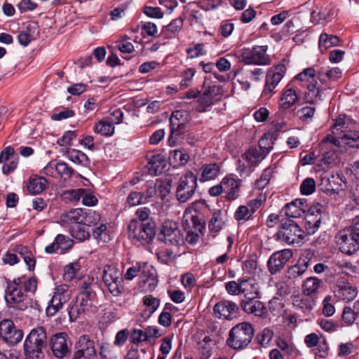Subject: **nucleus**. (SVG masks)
<instances>
[{
	"instance_id": "nucleus-5",
	"label": "nucleus",
	"mask_w": 359,
	"mask_h": 359,
	"mask_svg": "<svg viewBox=\"0 0 359 359\" xmlns=\"http://www.w3.org/2000/svg\"><path fill=\"white\" fill-rule=\"evenodd\" d=\"M187 112L182 110L173 111L170 118V135L168 139L170 145L175 144L180 136L189 130Z\"/></svg>"
},
{
	"instance_id": "nucleus-60",
	"label": "nucleus",
	"mask_w": 359,
	"mask_h": 359,
	"mask_svg": "<svg viewBox=\"0 0 359 359\" xmlns=\"http://www.w3.org/2000/svg\"><path fill=\"white\" fill-rule=\"evenodd\" d=\"M323 75H325L329 79L334 81L341 77V71L338 67H334L330 70L321 69V70L319 72V77L320 78L321 81H323V79L321 78Z\"/></svg>"
},
{
	"instance_id": "nucleus-47",
	"label": "nucleus",
	"mask_w": 359,
	"mask_h": 359,
	"mask_svg": "<svg viewBox=\"0 0 359 359\" xmlns=\"http://www.w3.org/2000/svg\"><path fill=\"white\" fill-rule=\"evenodd\" d=\"M299 189L302 195H311L316 191V181L311 177H307L303 180Z\"/></svg>"
},
{
	"instance_id": "nucleus-29",
	"label": "nucleus",
	"mask_w": 359,
	"mask_h": 359,
	"mask_svg": "<svg viewBox=\"0 0 359 359\" xmlns=\"http://www.w3.org/2000/svg\"><path fill=\"white\" fill-rule=\"evenodd\" d=\"M358 294L357 287L352 285L349 283H344L338 284V289L335 292V295L339 299L351 302L353 300Z\"/></svg>"
},
{
	"instance_id": "nucleus-33",
	"label": "nucleus",
	"mask_w": 359,
	"mask_h": 359,
	"mask_svg": "<svg viewBox=\"0 0 359 359\" xmlns=\"http://www.w3.org/2000/svg\"><path fill=\"white\" fill-rule=\"evenodd\" d=\"M66 156L69 161L75 164L87 167L90 164L88 156L80 150L68 148L66 151Z\"/></svg>"
},
{
	"instance_id": "nucleus-35",
	"label": "nucleus",
	"mask_w": 359,
	"mask_h": 359,
	"mask_svg": "<svg viewBox=\"0 0 359 359\" xmlns=\"http://www.w3.org/2000/svg\"><path fill=\"white\" fill-rule=\"evenodd\" d=\"M322 281L315 277H309L304 282L302 285L303 293L306 295L310 296L316 294L318 292Z\"/></svg>"
},
{
	"instance_id": "nucleus-20",
	"label": "nucleus",
	"mask_w": 359,
	"mask_h": 359,
	"mask_svg": "<svg viewBox=\"0 0 359 359\" xmlns=\"http://www.w3.org/2000/svg\"><path fill=\"white\" fill-rule=\"evenodd\" d=\"M183 226L184 229H191L202 233L205 229V222L196 210L191 212V211L186 210L183 217Z\"/></svg>"
},
{
	"instance_id": "nucleus-21",
	"label": "nucleus",
	"mask_w": 359,
	"mask_h": 359,
	"mask_svg": "<svg viewBox=\"0 0 359 359\" xmlns=\"http://www.w3.org/2000/svg\"><path fill=\"white\" fill-rule=\"evenodd\" d=\"M240 306L245 313L254 314L256 316L264 317L267 313L264 304L257 299H242Z\"/></svg>"
},
{
	"instance_id": "nucleus-38",
	"label": "nucleus",
	"mask_w": 359,
	"mask_h": 359,
	"mask_svg": "<svg viewBox=\"0 0 359 359\" xmlns=\"http://www.w3.org/2000/svg\"><path fill=\"white\" fill-rule=\"evenodd\" d=\"M339 43V39L336 35L323 33L320 36L318 46L321 51L326 50L332 46H338Z\"/></svg>"
},
{
	"instance_id": "nucleus-14",
	"label": "nucleus",
	"mask_w": 359,
	"mask_h": 359,
	"mask_svg": "<svg viewBox=\"0 0 359 359\" xmlns=\"http://www.w3.org/2000/svg\"><path fill=\"white\" fill-rule=\"evenodd\" d=\"M327 207L320 203H314L309 209L306 229L309 234H313L319 228L322 215L327 212Z\"/></svg>"
},
{
	"instance_id": "nucleus-45",
	"label": "nucleus",
	"mask_w": 359,
	"mask_h": 359,
	"mask_svg": "<svg viewBox=\"0 0 359 359\" xmlns=\"http://www.w3.org/2000/svg\"><path fill=\"white\" fill-rule=\"evenodd\" d=\"M83 216L82 224L85 226L95 225L100 219V214L94 210H88V212L83 210Z\"/></svg>"
},
{
	"instance_id": "nucleus-3",
	"label": "nucleus",
	"mask_w": 359,
	"mask_h": 359,
	"mask_svg": "<svg viewBox=\"0 0 359 359\" xmlns=\"http://www.w3.org/2000/svg\"><path fill=\"white\" fill-rule=\"evenodd\" d=\"M254 334V328L250 323H238L230 330L226 344L232 349L243 350L250 344Z\"/></svg>"
},
{
	"instance_id": "nucleus-16",
	"label": "nucleus",
	"mask_w": 359,
	"mask_h": 359,
	"mask_svg": "<svg viewBox=\"0 0 359 359\" xmlns=\"http://www.w3.org/2000/svg\"><path fill=\"white\" fill-rule=\"evenodd\" d=\"M285 72L286 67L283 64H279L270 68L266 76L264 93H271L284 76Z\"/></svg>"
},
{
	"instance_id": "nucleus-58",
	"label": "nucleus",
	"mask_w": 359,
	"mask_h": 359,
	"mask_svg": "<svg viewBox=\"0 0 359 359\" xmlns=\"http://www.w3.org/2000/svg\"><path fill=\"white\" fill-rule=\"evenodd\" d=\"M278 119L276 121H273L271 123L272 126V130L276 132H285L289 128L287 126V121H285V118L290 119V116H285L283 118L281 116H279L278 114Z\"/></svg>"
},
{
	"instance_id": "nucleus-39",
	"label": "nucleus",
	"mask_w": 359,
	"mask_h": 359,
	"mask_svg": "<svg viewBox=\"0 0 359 359\" xmlns=\"http://www.w3.org/2000/svg\"><path fill=\"white\" fill-rule=\"evenodd\" d=\"M224 221L221 210L215 211L208 222V229L211 233H217L223 227Z\"/></svg>"
},
{
	"instance_id": "nucleus-32",
	"label": "nucleus",
	"mask_w": 359,
	"mask_h": 359,
	"mask_svg": "<svg viewBox=\"0 0 359 359\" xmlns=\"http://www.w3.org/2000/svg\"><path fill=\"white\" fill-rule=\"evenodd\" d=\"M320 12H317L316 11H310L307 8L304 7L302 10L295 13L294 18L296 20L304 21V22H307L309 21H311L313 23H319L320 20H325L327 18V15H324L323 17H319Z\"/></svg>"
},
{
	"instance_id": "nucleus-36",
	"label": "nucleus",
	"mask_w": 359,
	"mask_h": 359,
	"mask_svg": "<svg viewBox=\"0 0 359 359\" xmlns=\"http://www.w3.org/2000/svg\"><path fill=\"white\" fill-rule=\"evenodd\" d=\"M264 155L257 147H250L245 154V158L249 166H256L264 158Z\"/></svg>"
},
{
	"instance_id": "nucleus-62",
	"label": "nucleus",
	"mask_w": 359,
	"mask_h": 359,
	"mask_svg": "<svg viewBox=\"0 0 359 359\" xmlns=\"http://www.w3.org/2000/svg\"><path fill=\"white\" fill-rule=\"evenodd\" d=\"M309 260L306 257H301L297 261V264L293 265V275L297 273V276H301L307 269Z\"/></svg>"
},
{
	"instance_id": "nucleus-15",
	"label": "nucleus",
	"mask_w": 359,
	"mask_h": 359,
	"mask_svg": "<svg viewBox=\"0 0 359 359\" xmlns=\"http://www.w3.org/2000/svg\"><path fill=\"white\" fill-rule=\"evenodd\" d=\"M50 344L55 357L62 358L69 352L72 343L66 333L59 332L51 337Z\"/></svg>"
},
{
	"instance_id": "nucleus-56",
	"label": "nucleus",
	"mask_w": 359,
	"mask_h": 359,
	"mask_svg": "<svg viewBox=\"0 0 359 359\" xmlns=\"http://www.w3.org/2000/svg\"><path fill=\"white\" fill-rule=\"evenodd\" d=\"M143 303L147 306L149 314H152L160 305V300L152 295H146L143 298Z\"/></svg>"
},
{
	"instance_id": "nucleus-27",
	"label": "nucleus",
	"mask_w": 359,
	"mask_h": 359,
	"mask_svg": "<svg viewBox=\"0 0 359 359\" xmlns=\"http://www.w3.org/2000/svg\"><path fill=\"white\" fill-rule=\"evenodd\" d=\"M48 182L44 177L33 175L29 177L26 183V189L29 194L36 195L42 193L48 187Z\"/></svg>"
},
{
	"instance_id": "nucleus-12",
	"label": "nucleus",
	"mask_w": 359,
	"mask_h": 359,
	"mask_svg": "<svg viewBox=\"0 0 359 359\" xmlns=\"http://www.w3.org/2000/svg\"><path fill=\"white\" fill-rule=\"evenodd\" d=\"M5 300L9 307L25 311L28 308L29 299L22 288L7 286L5 290Z\"/></svg>"
},
{
	"instance_id": "nucleus-17",
	"label": "nucleus",
	"mask_w": 359,
	"mask_h": 359,
	"mask_svg": "<svg viewBox=\"0 0 359 359\" xmlns=\"http://www.w3.org/2000/svg\"><path fill=\"white\" fill-rule=\"evenodd\" d=\"M158 284L155 270L146 264H143L142 271L140 276V288L142 292H152Z\"/></svg>"
},
{
	"instance_id": "nucleus-40",
	"label": "nucleus",
	"mask_w": 359,
	"mask_h": 359,
	"mask_svg": "<svg viewBox=\"0 0 359 359\" xmlns=\"http://www.w3.org/2000/svg\"><path fill=\"white\" fill-rule=\"evenodd\" d=\"M169 159L176 165H183L189 160V155L184 150L175 149L170 152Z\"/></svg>"
},
{
	"instance_id": "nucleus-2",
	"label": "nucleus",
	"mask_w": 359,
	"mask_h": 359,
	"mask_svg": "<svg viewBox=\"0 0 359 359\" xmlns=\"http://www.w3.org/2000/svg\"><path fill=\"white\" fill-rule=\"evenodd\" d=\"M47 344L46 329L38 327L32 330L24 342L25 359H40Z\"/></svg>"
},
{
	"instance_id": "nucleus-49",
	"label": "nucleus",
	"mask_w": 359,
	"mask_h": 359,
	"mask_svg": "<svg viewBox=\"0 0 359 359\" xmlns=\"http://www.w3.org/2000/svg\"><path fill=\"white\" fill-rule=\"evenodd\" d=\"M71 233L72 237L79 241H84L89 238L90 232L85 226L77 225L72 229Z\"/></svg>"
},
{
	"instance_id": "nucleus-24",
	"label": "nucleus",
	"mask_w": 359,
	"mask_h": 359,
	"mask_svg": "<svg viewBox=\"0 0 359 359\" xmlns=\"http://www.w3.org/2000/svg\"><path fill=\"white\" fill-rule=\"evenodd\" d=\"M225 198L228 201L236 200L239 196L241 182L231 175L226 176L222 180Z\"/></svg>"
},
{
	"instance_id": "nucleus-54",
	"label": "nucleus",
	"mask_w": 359,
	"mask_h": 359,
	"mask_svg": "<svg viewBox=\"0 0 359 359\" xmlns=\"http://www.w3.org/2000/svg\"><path fill=\"white\" fill-rule=\"evenodd\" d=\"M195 72L196 71L194 68H188L182 72V79L180 83V88L185 89L191 85Z\"/></svg>"
},
{
	"instance_id": "nucleus-11",
	"label": "nucleus",
	"mask_w": 359,
	"mask_h": 359,
	"mask_svg": "<svg viewBox=\"0 0 359 359\" xmlns=\"http://www.w3.org/2000/svg\"><path fill=\"white\" fill-rule=\"evenodd\" d=\"M335 239L342 253L351 255L359 250V240L346 229L339 231Z\"/></svg>"
},
{
	"instance_id": "nucleus-51",
	"label": "nucleus",
	"mask_w": 359,
	"mask_h": 359,
	"mask_svg": "<svg viewBox=\"0 0 359 359\" xmlns=\"http://www.w3.org/2000/svg\"><path fill=\"white\" fill-rule=\"evenodd\" d=\"M308 93L307 95L309 102H314L323 100V90L316 88V86L313 83H310L307 86Z\"/></svg>"
},
{
	"instance_id": "nucleus-23",
	"label": "nucleus",
	"mask_w": 359,
	"mask_h": 359,
	"mask_svg": "<svg viewBox=\"0 0 359 359\" xmlns=\"http://www.w3.org/2000/svg\"><path fill=\"white\" fill-rule=\"evenodd\" d=\"M74 245V241L68 236L63 234H58L55 241L45 248V251L48 254H53L56 252L58 250H60L62 252L68 251Z\"/></svg>"
},
{
	"instance_id": "nucleus-28",
	"label": "nucleus",
	"mask_w": 359,
	"mask_h": 359,
	"mask_svg": "<svg viewBox=\"0 0 359 359\" xmlns=\"http://www.w3.org/2000/svg\"><path fill=\"white\" fill-rule=\"evenodd\" d=\"M220 165L217 163L203 164L199 169V181L205 182L215 180L220 173Z\"/></svg>"
},
{
	"instance_id": "nucleus-19",
	"label": "nucleus",
	"mask_w": 359,
	"mask_h": 359,
	"mask_svg": "<svg viewBox=\"0 0 359 359\" xmlns=\"http://www.w3.org/2000/svg\"><path fill=\"white\" fill-rule=\"evenodd\" d=\"M291 257L292 250L289 249L273 253L267 262L270 273L271 274L277 273L283 268Z\"/></svg>"
},
{
	"instance_id": "nucleus-7",
	"label": "nucleus",
	"mask_w": 359,
	"mask_h": 359,
	"mask_svg": "<svg viewBox=\"0 0 359 359\" xmlns=\"http://www.w3.org/2000/svg\"><path fill=\"white\" fill-rule=\"evenodd\" d=\"M104 286L114 297L120 295L123 290L122 271L115 265L104 266L102 273Z\"/></svg>"
},
{
	"instance_id": "nucleus-18",
	"label": "nucleus",
	"mask_w": 359,
	"mask_h": 359,
	"mask_svg": "<svg viewBox=\"0 0 359 359\" xmlns=\"http://www.w3.org/2000/svg\"><path fill=\"white\" fill-rule=\"evenodd\" d=\"M238 305L231 301H220L213 307V312L217 318L231 320L235 318L238 311Z\"/></svg>"
},
{
	"instance_id": "nucleus-26",
	"label": "nucleus",
	"mask_w": 359,
	"mask_h": 359,
	"mask_svg": "<svg viewBox=\"0 0 359 359\" xmlns=\"http://www.w3.org/2000/svg\"><path fill=\"white\" fill-rule=\"evenodd\" d=\"M327 188L325 191L328 194H337L346 187V179L342 173L337 172L330 175L326 180Z\"/></svg>"
},
{
	"instance_id": "nucleus-25",
	"label": "nucleus",
	"mask_w": 359,
	"mask_h": 359,
	"mask_svg": "<svg viewBox=\"0 0 359 359\" xmlns=\"http://www.w3.org/2000/svg\"><path fill=\"white\" fill-rule=\"evenodd\" d=\"M292 86L288 83L283 91L279 100V107L277 114L283 118L285 116L292 114Z\"/></svg>"
},
{
	"instance_id": "nucleus-6",
	"label": "nucleus",
	"mask_w": 359,
	"mask_h": 359,
	"mask_svg": "<svg viewBox=\"0 0 359 359\" xmlns=\"http://www.w3.org/2000/svg\"><path fill=\"white\" fill-rule=\"evenodd\" d=\"M197 189V177L192 172H187L179 179L176 189V198L184 203L190 200Z\"/></svg>"
},
{
	"instance_id": "nucleus-52",
	"label": "nucleus",
	"mask_w": 359,
	"mask_h": 359,
	"mask_svg": "<svg viewBox=\"0 0 359 359\" xmlns=\"http://www.w3.org/2000/svg\"><path fill=\"white\" fill-rule=\"evenodd\" d=\"M128 38L126 36H121L120 39L116 41V48L123 53H131L134 51L133 44L128 41Z\"/></svg>"
},
{
	"instance_id": "nucleus-50",
	"label": "nucleus",
	"mask_w": 359,
	"mask_h": 359,
	"mask_svg": "<svg viewBox=\"0 0 359 359\" xmlns=\"http://www.w3.org/2000/svg\"><path fill=\"white\" fill-rule=\"evenodd\" d=\"M252 215V211L250 210L248 205H241L236 209L234 218L238 222L247 221Z\"/></svg>"
},
{
	"instance_id": "nucleus-9",
	"label": "nucleus",
	"mask_w": 359,
	"mask_h": 359,
	"mask_svg": "<svg viewBox=\"0 0 359 359\" xmlns=\"http://www.w3.org/2000/svg\"><path fill=\"white\" fill-rule=\"evenodd\" d=\"M72 292L65 285H59L55 289L53 296L49 302L46 308V314L48 316H53L58 312L71 298Z\"/></svg>"
},
{
	"instance_id": "nucleus-55",
	"label": "nucleus",
	"mask_w": 359,
	"mask_h": 359,
	"mask_svg": "<svg viewBox=\"0 0 359 359\" xmlns=\"http://www.w3.org/2000/svg\"><path fill=\"white\" fill-rule=\"evenodd\" d=\"M273 336V332L269 328H264L257 334V340L259 344L264 347L269 345Z\"/></svg>"
},
{
	"instance_id": "nucleus-63",
	"label": "nucleus",
	"mask_w": 359,
	"mask_h": 359,
	"mask_svg": "<svg viewBox=\"0 0 359 359\" xmlns=\"http://www.w3.org/2000/svg\"><path fill=\"white\" fill-rule=\"evenodd\" d=\"M85 312L83 308L80 307V304H78L76 299L71 303L69 309V316L71 320H75L78 317Z\"/></svg>"
},
{
	"instance_id": "nucleus-30",
	"label": "nucleus",
	"mask_w": 359,
	"mask_h": 359,
	"mask_svg": "<svg viewBox=\"0 0 359 359\" xmlns=\"http://www.w3.org/2000/svg\"><path fill=\"white\" fill-rule=\"evenodd\" d=\"M241 292L244 296L243 299H257L259 297V286L253 280L241 279Z\"/></svg>"
},
{
	"instance_id": "nucleus-43",
	"label": "nucleus",
	"mask_w": 359,
	"mask_h": 359,
	"mask_svg": "<svg viewBox=\"0 0 359 359\" xmlns=\"http://www.w3.org/2000/svg\"><path fill=\"white\" fill-rule=\"evenodd\" d=\"M341 140L350 147L359 148V131H349L345 133Z\"/></svg>"
},
{
	"instance_id": "nucleus-46",
	"label": "nucleus",
	"mask_w": 359,
	"mask_h": 359,
	"mask_svg": "<svg viewBox=\"0 0 359 359\" xmlns=\"http://www.w3.org/2000/svg\"><path fill=\"white\" fill-rule=\"evenodd\" d=\"M55 168L58 174L65 179H69L74 174V170L65 162L57 163Z\"/></svg>"
},
{
	"instance_id": "nucleus-4",
	"label": "nucleus",
	"mask_w": 359,
	"mask_h": 359,
	"mask_svg": "<svg viewBox=\"0 0 359 359\" xmlns=\"http://www.w3.org/2000/svg\"><path fill=\"white\" fill-rule=\"evenodd\" d=\"M128 229L130 238L142 244L150 243L156 235L155 222H142L131 220Z\"/></svg>"
},
{
	"instance_id": "nucleus-42",
	"label": "nucleus",
	"mask_w": 359,
	"mask_h": 359,
	"mask_svg": "<svg viewBox=\"0 0 359 359\" xmlns=\"http://www.w3.org/2000/svg\"><path fill=\"white\" fill-rule=\"evenodd\" d=\"M274 172V168L270 167L266 168L263 171L260 178L256 181V188L259 189H263L273 177Z\"/></svg>"
},
{
	"instance_id": "nucleus-10",
	"label": "nucleus",
	"mask_w": 359,
	"mask_h": 359,
	"mask_svg": "<svg viewBox=\"0 0 359 359\" xmlns=\"http://www.w3.org/2000/svg\"><path fill=\"white\" fill-rule=\"evenodd\" d=\"M158 240L165 244L178 245L183 242V238L175 222L165 221L158 234Z\"/></svg>"
},
{
	"instance_id": "nucleus-41",
	"label": "nucleus",
	"mask_w": 359,
	"mask_h": 359,
	"mask_svg": "<svg viewBox=\"0 0 359 359\" xmlns=\"http://www.w3.org/2000/svg\"><path fill=\"white\" fill-rule=\"evenodd\" d=\"M212 340L210 337H205L198 344L200 359H209L212 355Z\"/></svg>"
},
{
	"instance_id": "nucleus-59",
	"label": "nucleus",
	"mask_w": 359,
	"mask_h": 359,
	"mask_svg": "<svg viewBox=\"0 0 359 359\" xmlns=\"http://www.w3.org/2000/svg\"><path fill=\"white\" fill-rule=\"evenodd\" d=\"M23 337V332L20 330H18L15 328V326L13 327V330L9 332L8 337L5 339L7 344L11 345H15L18 344Z\"/></svg>"
},
{
	"instance_id": "nucleus-31",
	"label": "nucleus",
	"mask_w": 359,
	"mask_h": 359,
	"mask_svg": "<svg viewBox=\"0 0 359 359\" xmlns=\"http://www.w3.org/2000/svg\"><path fill=\"white\" fill-rule=\"evenodd\" d=\"M148 158V171L151 175H160L165 165V158L161 154H151L147 156Z\"/></svg>"
},
{
	"instance_id": "nucleus-1",
	"label": "nucleus",
	"mask_w": 359,
	"mask_h": 359,
	"mask_svg": "<svg viewBox=\"0 0 359 359\" xmlns=\"http://www.w3.org/2000/svg\"><path fill=\"white\" fill-rule=\"evenodd\" d=\"M291 203H287L278 215L270 214L266 219V224L269 228L274 227L278 224V231L276 233L278 241L287 244L292 243L290 237L292 236V211L290 209Z\"/></svg>"
},
{
	"instance_id": "nucleus-22",
	"label": "nucleus",
	"mask_w": 359,
	"mask_h": 359,
	"mask_svg": "<svg viewBox=\"0 0 359 359\" xmlns=\"http://www.w3.org/2000/svg\"><path fill=\"white\" fill-rule=\"evenodd\" d=\"M216 95V86H209L201 95L198 100L194 102L196 110L198 112L205 111L207 108L213 104Z\"/></svg>"
},
{
	"instance_id": "nucleus-64",
	"label": "nucleus",
	"mask_w": 359,
	"mask_h": 359,
	"mask_svg": "<svg viewBox=\"0 0 359 359\" xmlns=\"http://www.w3.org/2000/svg\"><path fill=\"white\" fill-rule=\"evenodd\" d=\"M147 351L146 348H131L126 355V359H147Z\"/></svg>"
},
{
	"instance_id": "nucleus-8",
	"label": "nucleus",
	"mask_w": 359,
	"mask_h": 359,
	"mask_svg": "<svg viewBox=\"0 0 359 359\" xmlns=\"http://www.w3.org/2000/svg\"><path fill=\"white\" fill-rule=\"evenodd\" d=\"M266 46H255L242 50L241 61L245 65H267L271 62Z\"/></svg>"
},
{
	"instance_id": "nucleus-37",
	"label": "nucleus",
	"mask_w": 359,
	"mask_h": 359,
	"mask_svg": "<svg viewBox=\"0 0 359 359\" xmlns=\"http://www.w3.org/2000/svg\"><path fill=\"white\" fill-rule=\"evenodd\" d=\"M93 130L102 135L111 136L114 133V126L109 119H102L95 123Z\"/></svg>"
},
{
	"instance_id": "nucleus-53",
	"label": "nucleus",
	"mask_w": 359,
	"mask_h": 359,
	"mask_svg": "<svg viewBox=\"0 0 359 359\" xmlns=\"http://www.w3.org/2000/svg\"><path fill=\"white\" fill-rule=\"evenodd\" d=\"M145 203L144 194L140 191H132L127 198L126 203L128 206H135Z\"/></svg>"
},
{
	"instance_id": "nucleus-61",
	"label": "nucleus",
	"mask_w": 359,
	"mask_h": 359,
	"mask_svg": "<svg viewBox=\"0 0 359 359\" xmlns=\"http://www.w3.org/2000/svg\"><path fill=\"white\" fill-rule=\"evenodd\" d=\"M15 325L11 320H3L0 322V334L4 341L6 339L10 332L13 330Z\"/></svg>"
},
{
	"instance_id": "nucleus-34",
	"label": "nucleus",
	"mask_w": 359,
	"mask_h": 359,
	"mask_svg": "<svg viewBox=\"0 0 359 359\" xmlns=\"http://www.w3.org/2000/svg\"><path fill=\"white\" fill-rule=\"evenodd\" d=\"M83 210L81 208L72 209L70 211L65 212L61 215V220L64 223L69 224H82V219Z\"/></svg>"
},
{
	"instance_id": "nucleus-57",
	"label": "nucleus",
	"mask_w": 359,
	"mask_h": 359,
	"mask_svg": "<svg viewBox=\"0 0 359 359\" xmlns=\"http://www.w3.org/2000/svg\"><path fill=\"white\" fill-rule=\"evenodd\" d=\"M107 229V224H102L93 231V236L98 241L106 243L109 238Z\"/></svg>"
},
{
	"instance_id": "nucleus-44",
	"label": "nucleus",
	"mask_w": 359,
	"mask_h": 359,
	"mask_svg": "<svg viewBox=\"0 0 359 359\" xmlns=\"http://www.w3.org/2000/svg\"><path fill=\"white\" fill-rule=\"evenodd\" d=\"M81 269V265L79 262H74L67 265L64 268L63 278L66 281L72 280L76 276V273Z\"/></svg>"
},
{
	"instance_id": "nucleus-48",
	"label": "nucleus",
	"mask_w": 359,
	"mask_h": 359,
	"mask_svg": "<svg viewBox=\"0 0 359 359\" xmlns=\"http://www.w3.org/2000/svg\"><path fill=\"white\" fill-rule=\"evenodd\" d=\"M342 320L348 325H352L357 319L358 315L355 312L354 306L353 308L350 306H345L342 312Z\"/></svg>"
},
{
	"instance_id": "nucleus-13",
	"label": "nucleus",
	"mask_w": 359,
	"mask_h": 359,
	"mask_svg": "<svg viewBox=\"0 0 359 359\" xmlns=\"http://www.w3.org/2000/svg\"><path fill=\"white\" fill-rule=\"evenodd\" d=\"M72 359H96L97 352L93 340L87 334L81 335L76 344Z\"/></svg>"
}]
</instances>
